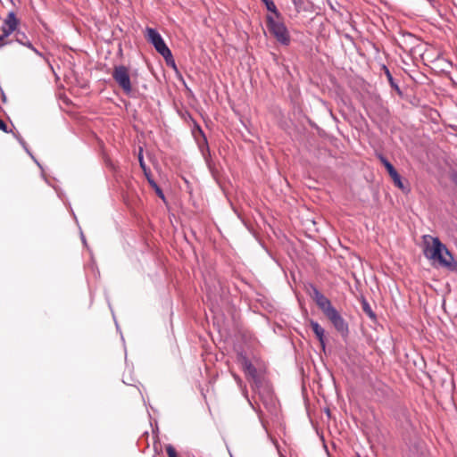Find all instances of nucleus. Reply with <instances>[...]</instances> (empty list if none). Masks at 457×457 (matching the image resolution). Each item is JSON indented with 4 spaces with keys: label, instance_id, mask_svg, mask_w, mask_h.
I'll list each match as a JSON object with an SVG mask.
<instances>
[{
    "label": "nucleus",
    "instance_id": "nucleus-1",
    "mask_svg": "<svg viewBox=\"0 0 457 457\" xmlns=\"http://www.w3.org/2000/svg\"><path fill=\"white\" fill-rule=\"evenodd\" d=\"M422 238L424 244V255L428 259L438 262L441 267L446 268L450 270L457 269V264L454 262L453 256L438 237L425 235Z\"/></svg>",
    "mask_w": 457,
    "mask_h": 457
},
{
    "label": "nucleus",
    "instance_id": "nucleus-2",
    "mask_svg": "<svg viewBox=\"0 0 457 457\" xmlns=\"http://www.w3.org/2000/svg\"><path fill=\"white\" fill-rule=\"evenodd\" d=\"M145 37L149 43H151L154 46L155 50L165 59L168 65H171L173 68L176 67L170 50L166 46L162 36L158 33L157 30L152 28H146Z\"/></svg>",
    "mask_w": 457,
    "mask_h": 457
},
{
    "label": "nucleus",
    "instance_id": "nucleus-3",
    "mask_svg": "<svg viewBox=\"0 0 457 457\" xmlns=\"http://www.w3.org/2000/svg\"><path fill=\"white\" fill-rule=\"evenodd\" d=\"M266 22L270 33L280 44L288 46L290 43V35L284 22L279 20H275L271 15H267Z\"/></svg>",
    "mask_w": 457,
    "mask_h": 457
},
{
    "label": "nucleus",
    "instance_id": "nucleus-4",
    "mask_svg": "<svg viewBox=\"0 0 457 457\" xmlns=\"http://www.w3.org/2000/svg\"><path fill=\"white\" fill-rule=\"evenodd\" d=\"M112 78L126 95L132 92L129 70L124 65L115 66L112 71Z\"/></svg>",
    "mask_w": 457,
    "mask_h": 457
},
{
    "label": "nucleus",
    "instance_id": "nucleus-5",
    "mask_svg": "<svg viewBox=\"0 0 457 457\" xmlns=\"http://www.w3.org/2000/svg\"><path fill=\"white\" fill-rule=\"evenodd\" d=\"M20 19L14 12H9L4 19H3L0 31L4 35L10 37L12 33H16L19 30Z\"/></svg>",
    "mask_w": 457,
    "mask_h": 457
},
{
    "label": "nucleus",
    "instance_id": "nucleus-6",
    "mask_svg": "<svg viewBox=\"0 0 457 457\" xmlns=\"http://www.w3.org/2000/svg\"><path fill=\"white\" fill-rule=\"evenodd\" d=\"M326 317L331 321L335 328L341 333L342 335H345L348 332V326L345 323L343 317L339 314V312L333 308L327 314Z\"/></svg>",
    "mask_w": 457,
    "mask_h": 457
},
{
    "label": "nucleus",
    "instance_id": "nucleus-7",
    "mask_svg": "<svg viewBox=\"0 0 457 457\" xmlns=\"http://www.w3.org/2000/svg\"><path fill=\"white\" fill-rule=\"evenodd\" d=\"M237 361L248 378L254 380L257 378V370L243 353L237 354Z\"/></svg>",
    "mask_w": 457,
    "mask_h": 457
},
{
    "label": "nucleus",
    "instance_id": "nucleus-8",
    "mask_svg": "<svg viewBox=\"0 0 457 457\" xmlns=\"http://www.w3.org/2000/svg\"><path fill=\"white\" fill-rule=\"evenodd\" d=\"M313 298L319 308L323 312L325 315L334 308L331 304V302L318 289H314Z\"/></svg>",
    "mask_w": 457,
    "mask_h": 457
},
{
    "label": "nucleus",
    "instance_id": "nucleus-9",
    "mask_svg": "<svg viewBox=\"0 0 457 457\" xmlns=\"http://www.w3.org/2000/svg\"><path fill=\"white\" fill-rule=\"evenodd\" d=\"M313 298L319 308L323 312L325 315L334 308L331 304V302L318 289H314Z\"/></svg>",
    "mask_w": 457,
    "mask_h": 457
},
{
    "label": "nucleus",
    "instance_id": "nucleus-10",
    "mask_svg": "<svg viewBox=\"0 0 457 457\" xmlns=\"http://www.w3.org/2000/svg\"><path fill=\"white\" fill-rule=\"evenodd\" d=\"M310 325H311V328H312L315 336L317 337V338L319 339L322 348L325 347V343H324V329L320 327V325L314 321V320H311L310 321Z\"/></svg>",
    "mask_w": 457,
    "mask_h": 457
},
{
    "label": "nucleus",
    "instance_id": "nucleus-11",
    "mask_svg": "<svg viewBox=\"0 0 457 457\" xmlns=\"http://www.w3.org/2000/svg\"><path fill=\"white\" fill-rule=\"evenodd\" d=\"M15 37H16V41L17 42H19L20 44H21L23 46H26L31 48L33 51H35L36 53L38 54V52L32 46L31 43L28 39L27 36L23 32H21L20 30H18L15 33Z\"/></svg>",
    "mask_w": 457,
    "mask_h": 457
},
{
    "label": "nucleus",
    "instance_id": "nucleus-12",
    "mask_svg": "<svg viewBox=\"0 0 457 457\" xmlns=\"http://www.w3.org/2000/svg\"><path fill=\"white\" fill-rule=\"evenodd\" d=\"M262 1L266 5V8L268 9V11L272 12L276 16V18H279L280 13L278 12V11L276 7V4H274V2L272 0H262Z\"/></svg>",
    "mask_w": 457,
    "mask_h": 457
},
{
    "label": "nucleus",
    "instance_id": "nucleus-13",
    "mask_svg": "<svg viewBox=\"0 0 457 457\" xmlns=\"http://www.w3.org/2000/svg\"><path fill=\"white\" fill-rule=\"evenodd\" d=\"M378 159L379 161L381 162V163L385 166V168L386 169L389 176L392 175L394 172L396 171V170L395 169V167L387 161V159L386 157H384L382 154H379L378 155Z\"/></svg>",
    "mask_w": 457,
    "mask_h": 457
},
{
    "label": "nucleus",
    "instance_id": "nucleus-14",
    "mask_svg": "<svg viewBox=\"0 0 457 457\" xmlns=\"http://www.w3.org/2000/svg\"><path fill=\"white\" fill-rule=\"evenodd\" d=\"M390 178L392 179L395 187H397L398 188H400L402 190H404V186L402 182V178L399 175V173L397 172V170L395 172H394L392 175H390Z\"/></svg>",
    "mask_w": 457,
    "mask_h": 457
},
{
    "label": "nucleus",
    "instance_id": "nucleus-15",
    "mask_svg": "<svg viewBox=\"0 0 457 457\" xmlns=\"http://www.w3.org/2000/svg\"><path fill=\"white\" fill-rule=\"evenodd\" d=\"M11 43H12V40L9 38V37L0 31V48L4 47Z\"/></svg>",
    "mask_w": 457,
    "mask_h": 457
},
{
    "label": "nucleus",
    "instance_id": "nucleus-16",
    "mask_svg": "<svg viewBox=\"0 0 457 457\" xmlns=\"http://www.w3.org/2000/svg\"><path fill=\"white\" fill-rule=\"evenodd\" d=\"M148 182L154 188L158 196L161 197L162 199H164V195H163L162 189L157 186V184L153 179H151L149 178H148Z\"/></svg>",
    "mask_w": 457,
    "mask_h": 457
},
{
    "label": "nucleus",
    "instance_id": "nucleus-17",
    "mask_svg": "<svg viewBox=\"0 0 457 457\" xmlns=\"http://www.w3.org/2000/svg\"><path fill=\"white\" fill-rule=\"evenodd\" d=\"M362 309L370 318H375V314L373 313V312L368 303H366V302L363 303Z\"/></svg>",
    "mask_w": 457,
    "mask_h": 457
},
{
    "label": "nucleus",
    "instance_id": "nucleus-18",
    "mask_svg": "<svg viewBox=\"0 0 457 457\" xmlns=\"http://www.w3.org/2000/svg\"><path fill=\"white\" fill-rule=\"evenodd\" d=\"M166 452L169 457H178L176 449L171 445L166 446Z\"/></svg>",
    "mask_w": 457,
    "mask_h": 457
},
{
    "label": "nucleus",
    "instance_id": "nucleus-19",
    "mask_svg": "<svg viewBox=\"0 0 457 457\" xmlns=\"http://www.w3.org/2000/svg\"><path fill=\"white\" fill-rule=\"evenodd\" d=\"M138 161H139L140 167L145 171V163L143 160L141 152L139 153V155H138Z\"/></svg>",
    "mask_w": 457,
    "mask_h": 457
},
{
    "label": "nucleus",
    "instance_id": "nucleus-20",
    "mask_svg": "<svg viewBox=\"0 0 457 457\" xmlns=\"http://www.w3.org/2000/svg\"><path fill=\"white\" fill-rule=\"evenodd\" d=\"M0 130L4 131V132H8L7 130V125L5 124V122L0 119Z\"/></svg>",
    "mask_w": 457,
    "mask_h": 457
},
{
    "label": "nucleus",
    "instance_id": "nucleus-21",
    "mask_svg": "<svg viewBox=\"0 0 457 457\" xmlns=\"http://www.w3.org/2000/svg\"><path fill=\"white\" fill-rule=\"evenodd\" d=\"M386 77H387L388 81L390 82V84L392 86H394L393 77H392L390 71L386 68Z\"/></svg>",
    "mask_w": 457,
    "mask_h": 457
},
{
    "label": "nucleus",
    "instance_id": "nucleus-22",
    "mask_svg": "<svg viewBox=\"0 0 457 457\" xmlns=\"http://www.w3.org/2000/svg\"><path fill=\"white\" fill-rule=\"evenodd\" d=\"M295 5H300L302 4V0H292Z\"/></svg>",
    "mask_w": 457,
    "mask_h": 457
},
{
    "label": "nucleus",
    "instance_id": "nucleus-23",
    "mask_svg": "<svg viewBox=\"0 0 457 457\" xmlns=\"http://www.w3.org/2000/svg\"><path fill=\"white\" fill-rule=\"evenodd\" d=\"M454 182H455V184H456V186H457V176H456V177H455V179H454Z\"/></svg>",
    "mask_w": 457,
    "mask_h": 457
}]
</instances>
